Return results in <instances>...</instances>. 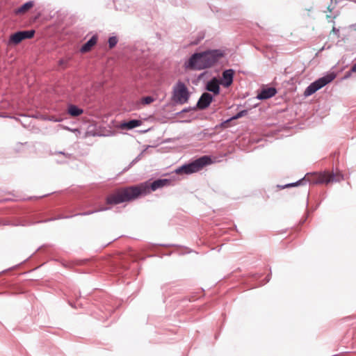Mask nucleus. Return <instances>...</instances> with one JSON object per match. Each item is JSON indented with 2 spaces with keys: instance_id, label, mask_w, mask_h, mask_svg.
<instances>
[{
  "instance_id": "f257e3e1",
  "label": "nucleus",
  "mask_w": 356,
  "mask_h": 356,
  "mask_svg": "<svg viewBox=\"0 0 356 356\" xmlns=\"http://www.w3.org/2000/svg\"><path fill=\"white\" fill-rule=\"evenodd\" d=\"M170 184V180L163 179H157L152 183L145 181L136 186L119 188L107 196L106 202L107 204L115 205L130 202L140 195L149 194L151 191H154Z\"/></svg>"
},
{
  "instance_id": "f03ea898",
  "label": "nucleus",
  "mask_w": 356,
  "mask_h": 356,
  "mask_svg": "<svg viewBox=\"0 0 356 356\" xmlns=\"http://www.w3.org/2000/svg\"><path fill=\"white\" fill-rule=\"evenodd\" d=\"M343 179V176L340 174H333L327 172H316L312 174H307L305 175L303 179L298 182L289 184L286 187L296 186L300 184V182L309 181L313 184H328L330 182H337Z\"/></svg>"
},
{
  "instance_id": "7ed1b4c3",
  "label": "nucleus",
  "mask_w": 356,
  "mask_h": 356,
  "mask_svg": "<svg viewBox=\"0 0 356 356\" xmlns=\"http://www.w3.org/2000/svg\"><path fill=\"white\" fill-rule=\"evenodd\" d=\"M211 163V159L207 156H202L194 161L184 165L175 170L178 175H189L201 170L205 165Z\"/></svg>"
},
{
  "instance_id": "20e7f679",
  "label": "nucleus",
  "mask_w": 356,
  "mask_h": 356,
  "mask_svg": "<svg viewBox=\"0 0 356 356\" xmlns=\"http://www.w3.org/2000/svg\"><path fill=\"white\" fill-rule=\"evenodd\" d=\"M190 97V92L181 81H178L173 87L172 100L179 104H184L188 102Z\"/></svg>"
},
{
  "instance_id": "39448f33",
  "label": "nucleus",
  "mask_w": 356,
  "mask_h": 356,
  "mask_svg": "<svg viewBox=\"0 0 356 356\" xmlns=\"http://www.w3.org/2000/svg\"><path fill=\"white\" fill-rule=\"evenodd\" d=\"M336 75L334 73L328 74L326 76L318 79L314 83H311L305 90V95L309 96L314 92H316L318 90L321 89L327 83H330L334 79Z\"/></svg>"
},
{
  "instance_id": "423d86ee",
  "label": "nucleus",
  "mask_w": 356,
  "mask_h": 356,
  "mask_svg": "<svg viewBox=\"0 0 356 356\" xmlns=\"http://www.w3.org/2000/svg\"><path fill=\"white\" fill-rule=\"evenodd\" d=\"M206 63L204 59V56L202 53L194 54L185 63L186 68L190 70H200L206 68Z\"/></svg>"
},
{
  "instance_id": "0eeeda50",
  "label": "nucleus",
  "mask_w": 356,
  "mask_h": 356,
  "mask_svg": "<svg viewBox=\"0 0 356 356\" xmlns=\"http://www.w3.org/2000/svg\"><path fill=\"white\" fill-rule=\"evenodd\" d=\"M206 63V68L211 67L223 56L220 50H211L202 52Z\"/></svg>"
},
{
  "instance_id": "6e6552de",
  "label": "nucleus",
  "mask_w": 356,
  "mask_h": 356,
  "mask_svg": "<svg viewBox=\"0 0 356 356\" xmlns=\"http://www.w3.org/2000/svg\"><path fill=\"white\" fill-rule=\"evenodd\" d=\"M212 99L213 98L211 94L207 92L203 93L197 102V107L200 109H204L207 108L211 104Z\"/></svg>"
},
{
  "instance_id": "1a4fd4ad",
  "label": "nucleus",
  "mask_w": 356,
  "mask_h": 356,
  "mask_svg": "<svg viewBox=\"0 0 356 356\" xmlns=\"http://www.w3.org/2000/svg\"><path fill=\"white\" fill-rule=\"evenodd\" d=\"M276 92L277 91L275 88H264L258 94L257 98L259 99H266L275 96Z\"/></svg>"
},
{
  "instance_id": "9d476101",
  "label": "nucleus",
  "mask_w": 356,
  "mask_h": 356,
  "mask_svg": "<svg viewBox=\"0 0 356 356\" xmlns=\"http://www.w3.org/2000/svg\"><path fill=\"white\" fill-rule=\"evenodd\" d=\"M234 72L232 70H227L222 73V84L225 87H229L233 81Z\"/></svg>"
},
{
  "instance_id": "9b49d317",
  "label": "nucleus",
  "mask_w": 356,
  "mask_h": 356,
  "mask_svg": "<svg viewBox=\"0 0 356 356\" xmlns=\"http://www.w3.org/2000/svg\"><path fill=\"white\" fill-rule=\"evenodd\" d=\"M97 41V35H93L86 44H84L81 48V51L82 53H86L90 51L92 48L96 44Z\"/></svg>"
},
{
  "instance_id": "f8f14e48",
  "label": "nucleus",
  "mask_w": 356,
  "mask_h": 356,
  "mask_svg": "<svg viewBox=\"0 0 356 356\" xmlns=\"http://www.w3.org/2000/svg\"><path fill=\"white\" fill-rule=\"evenodd\" d=\"M33 6H34V1H29L24 3L19 8H18L15 10V14H17V15H24L26 13H27L30 9H31Z\"/></svg>"
},
{
  "instance_id": "ddd939ff",
  "label": "nucleus",
  "mask_w": 356,
  "mask_h": 356,
  "mask_svg": "<svg viewBox=\"0 0 356 356\" xmlns=\"http://www.w3.org/2000/svg\"><path fill=\"white\" fill-rule=\"evenodd\" d=\"M142 124V121L139 120H132L121 124L120 127L122 129H131Z\"/></svg>"
},
{
  "instance_id": "4468645a",
  "label": "nucleus",
  "mask_w": 356,
  "mask_h": 356,
  "mask_svg": "<svg viewBox=\"0 0 356 356\" xmlns=\"http://www.w3.org/2000/svg\"><path fill=\"white\" fill-rule=\"evenodd\" d=\"M207 89L209 91L213 92L214 94H218L220 87H219L218 81L216 79H213V80L209 81L207 83Z\"/></svg>"
},
{
  "instance_id": "2eb2a0df",
  "label": "nucleus",
  "mask_w": 356,
  "mask_h": 356,
  "mask_svg": "<svg viewBox=\"0 0 356 356\" xmlns=\"http://www.w3.org/2000/svg\"><path fill=\"white\" fill-rule=\"evenodd\" d=\"M83 111L74 105H70L68 107V113L72 117H77L81 115Z\"/></svg>"
},
{
  "instance_id": "dca6fc26",
  "label": "nucleus",
  "mask_w": 356,
  "mask_h": 356,
  "mask_svg": "<svg viewBox=\"0 0 356 356\" xmlns=\"http://www.w3.org/2000/svg\"><path fill=\"white\" fill-rule=\"evenodd\" d=\"M22 40H23L20 34L19 33V32H17L10 35L9 41H8V44L9 45H12V44L16 45V44H18L19 42H21Z\"/></svg>"
},
{
  "instance_id": "f3484780",
  "label": "nucleus",
  "mask_w": 356,
  "mask_h": 356,
  "mask_svg": "<svg viewBox=\"0 0 356 356\" xmlns=\"http://www.w3.org/2000/svg\"><path fill=\"white\" fill-rule=\"evenodd\" d=\"M18 32L20 34L23 40L25 39L32 38L35 34V31H33V30L18 31Z\"/></svg>"
},
{
  "instance_id": "a211bd4d",
  "label": "nucleus",
  "mask_w": 356,
  "mask_h": 356,
  "mask_svg": "<svg viewBox=\"0 0 356 356\" xmlns=\"http://www.w3.org/2000/svg\"><path fill=\"white\" fill-rule=\"evenodd\" d=\"M118 42V39L116 37H111L108 39V46L110 49L113 48Z\"/></svg>"
},
{
  "instance_id": "6ab92c4d",
  "label": "nucleus",
  "mask_w": 356,
  "mask_h": 356,
  "mask_svg": "<svg viewBox=\"0 0 356 356\" xmlns=\"http://www.w3.org/2000/svg\"><path fill=\"white\" fill-rule=\"evenodd\" d=\"M154 101V99L150 96L145 97L141 99L143 104H149Z\"/></svg>"
},
{
  "instance_id": "aec40b11",
  "label": "nucleus",
  "mask_w": 356,
  "mask_h": 356,
  "mask_svg": "<svg viewBox=\"0 0 356 356\" xmlns=\"http://www.w3.org/2000/svg\"><path fill=\"white\" fill-rule=\"evenodd\" d=\"M247 113L248 111L246 110L241 111L238 112L235 116H234L232 119H238L240 118H242L243 116L245 115Z\"/></svg>"
},
{
  "instance_id": "412c9836",
  "label": "nucleus",
  "mask_w": 356,
  "mask_h": 356,
  "mask_svg": "<svg viewBox=\"0 0 356 356\" xmlns=\"http://www.w3.org/2000/svg\"><path fill=\"white\" fill-rule=\"evenodd\" d=\"M352 72L356 73V63L353 65V66L351 68Z\"/></svg>"
},
{
  "instance_id": "4be33fe9",
  "label": "nucleus",
  "mask_w": 356,
  "mask_h": 356,
  "mask_svg": "<svg viewBox=\"0 0 356 356\" xmlns=\"http://www.w3.org/2000/svg\"><path fill=\"white\" fill-rule=\"evenodd\" d=\"M327 10L330 11V12H332V9L330 8V6H329L327 7Z\"/></svg>"
}]
</instances>
